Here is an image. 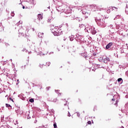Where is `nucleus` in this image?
I'll return each mask as SVG.
<instances>
[{"instance_id": "obj_10", "label": "nucleus", "mask_w": 128, "mask_h": 128, "mask_svg": "<svg viewBox=\"0 0 128 128\" xmlns=\"http://www.w3.org/2000/svg\"><path fill=\"white\" fill-rule=\"evenodd\" d=\"M6 108H12V106H10V105L9 104H6Z\"/></svg>"}, {"instance_id": "obj_28", "label": "nucleus", "mask_w": 128, "mask_h": 128, "mask_svg": "<svg viewBox=\"0 0 128 128\" xmlns=\"http://www.w3.org/2000/svg\"><path fill=\"white\" fill-rule=\"evenodd\" d=\"M57 92H60V90H57Z\"/></svg>"}, {"instance_id": "obj_5", "label": "nucleus", "mask_w": 128, "mask_h": 128, "mask_svg": "<svg viewBox=\"0 0 128 128\" xmlns=\"http://www.w3.org/2000/svg\"><path fill=\"white\" fill-rule=\"evenodd\" d=\"M110 58H106L104 59V64H108V62H110Z\"/></svg>"}, {"instance_id": "obj_1", "label": "nucleus", "mask_w": 128, "mask_h": 128, "mask_svg": "<svg viewBox=\"0 0 128 128\" xmlns=\"http://www.w3.org/2000/svg\"><path fill=\"white\" fill-rule=\"evenodd\" d=\"M54 34V36H60V34H62V30H60V29L57 30V31H56Z\"/></svg>"}, {"instance_id": "obj_18", "label": "nucleus", "mask_w": 128, "mask_h": 128, "mask_svg": "<svg viewBox=\"0 0 128 128\" xmlns=\"http://www.w3.org/2000/svg\"><path fill=\"white\" fill-rule=\"evenodd\" d=\"M88 124H92V122L90 121H88Z\"/></svg>"}, {"instance_id": "obj_21", "label": "nucleus", "mask_w": 128, "mask_h": 128, "mask_svg": "<svg viewBox=\"0 0 128 128\" xmlns=\"http://www.w3.org/2000/svg\"><path fill=\"white\" fill-rule=\"evenodd\" d=\"M10 100L14 102V100H12L11 98H10Z\"/></svg>"}, {"instance_id": "obj_24", "label": "nucleus", "mask_w": 128, "mask_h": 128, "mask_svg": "<svg viewBox=\"0 0 128 128\" xmlns=\"http://www.w3.org/2000/svg\"><path fill=\"white\" fill-rule=\"evenodd\" d=\"M22 8L24 9V6H22Z\"/></svg>"}, {"instance_id": "obj_27", "label": "nucleus", "mask_w": 128, "mask_h": 128, "mask_svg": "<svg viewBox=\"0 0 128 128\" xmlns=\"http://www.w3.org/2000/svg\"><path fill=\"white\" fill-rule=\"evenodd\" d=\"M40 66H42V65H40Z\"/></svg>"}, {"instance_id": "obj_15", "label": "nucleus", "mask_w": 128, "mask_h": 128, "mask_svg": "<svg viewBox=\"0 0 128 128\" xmlns=\"http://www.w3.org/2000/svg\"><path fill=\"white\" fill-rule=\"evenodd\" d=\"M121 80H122V78H119L118 80V82H120Z\"/></svg>"}, {"instance_id": "obj_8", "label": "nucleus", "mask_w": 128, "mask_h": 128, "mask_svg": "<svg viewBox=\"0 0 128 128\" xmlns=\"http://www.w3.org/2000/svg\"><path fill=\"white\" fill-rule=\"evenodd\" d=\"M70 12H72V10L70 8L67 9V14H70Z\"/></svg>"}, {"instance_id": "obj_6", "label": "nucleus", "mask_w": 128, "mask_h": 128, "mask_svg": "<svg viewBox=\"0 0 128 128\" xmlns=\"http://www.w3.org/2000/svg\"><path fill=\"white\" fill-rule=\"evenodd\" d=\"M91 32L92 34H96V31L94 30V28L91 30Z\"/></svg>"}, {"instance_id": "obj_14", "label": "nucleus", "mask_w": 128, "mask_h": 128, "mask_svg": "<svg viewBox=\"0 0 128 128\" xmlns=\"http://www.w3.org/2000/svg\"><path fill=\"white\" fill-rule=\"evenodd\" d=\"M11 16H14V12H12Z\"/></svg>"}, {"instance_id": "obj_3", "label": "nucleus", "mask_w": 128, "mask_h": 128, "mask_svg": "<svg viewBox=\"0 0 128 128\" xmlns=\"http://www.w3.org/2000/svg\"><path fill=\"white\" fill-rule=\"evenodd\" d=\"M58 27H54V28H50V30H51L52 32V34H54V32H56L58 31Z\"/></svg>"}, {"instance_id": "obj_7", "label": "nucleus", "mask_w": 128, "mask_h": 128, "mask_svg": "<svg viewBox=\"0 0 128 128\" xmlns=\"http://www.w3.org/2000/svg\"><path fill=\"white\" fill-rule=\"evenodd\" d=\"M38 20H42V14H38Z\"/></svg>"}, {"instance_id": "obj_22", "label": "nucleus", "mask_w": 128, "mask_h": 128, "mask_svg": "<svg viewBox=\"0 0 128 128\" xmlns=\"http://www.w3.org/2000/svg\"><path fill=\"white\" fill-rule=\"evenodd\" d=\"M68 116H70V114L69 112H68Z\"/></svg>"}, {"instance_id": "obj_26", "label": "nucleus", "mask_w": 128, "mask_h": 128, "mask_svg": "<svg viewBox=\"0 0 128 128\" xmlns=\"http://www.w3.org/2000/svg\"><path fill=\"white\" fill-rule=\"evenodd\" d=\"M59 94L60 96V94H62V93H59Z\"/></svg>"}, {"instance_id": "obj_29", "label": "nucleus", "mask_w": 128, "mask_h": 128, "mask_svg": "<svg viewBox=\"0 0 128 128\" xmlns=\"http://www.w3.org/2000/svg\"><path fill=\"white\" fill-rule=\"evenodd\" d=\"M102 78H104V76H102Z\"/></svg>"}, {"instance_id": "obj_19", "label": "nucleus", "mask_w": 128, "mask_h": 128, "mask_svg": "<svg viewBox=\"0 0 128 128\" xmlns=\"http://www.w3.org/2000/svg\"><path fill=\"white\" fill-rule=\"evenodd\" d=\"M110 10H107V13L108 14H110Z\"/></svg>"}, {"instance_id": "obj_17", "label": "nucleus", "mask_w": 128, "mask_h": 128, "mask_svg": "<svg viewBox=\"0 0 128 128\" xmlns=\"http://www.w3.org/2000/svg\"><path fill=\"white\" fill-rule=\"evenodd\" d=\"M77 116H78V117L80 116V113L78 112H77Z\"/></svg>"}, {"instance_id": "obj_23", "label": "nucleus", "mask_w": 128, "mask_h": 128, "mask_svg": "<svg viewBox=\"0 0 128 128\" xmlns=\"http://www.w3.org/2000/svg\"><path fill=\"white\" fill-rule=\"evenodd\" d=\"M32 32H34V28H32Z\"/></svg>"}, {"instance_id": "obj_12", "label": "nucleus", "mask_w": 128, "mask_h": 128, "mask_svg": "<svg viewBox=\"0 0 128 128\" xmlns=\"http://www.w3.org/2000/svg\"><path fill=\"white\" fill-rule=\"evenodd\" d=\"M90 8H92H92H96V6H90Z\"/></svg>"}, {"instance_id": "obj_25", "label": "nucleus", "mask_w": 128, "mask_h": 128, "mask_svg": "<svg viewBox=\"0 0 128 128\" xmlns=\"http://www.w3.org/2000/svg\"><path fill=\"white\" fill-rule=\"evenodd\" d=\"M114 8H116V10L118 8H116V7H114Z\"/></svg>"}, {"instance_id": "obj_4", "label": "nucleus", "mask_w": 128, "mask_h": 128, "mask_svg": "<svg viewBox=\"0 0 128 128\" xmlns=\"http://www.w3.org/2000/svg\"><path fill=\"white\" fill-rule=\"evenodd\" d=\"M112 46V42H110L106 46V50H108V48H110Z\"/></svg>"}, {"instance_id": "obj_9", "label": "nucleus", "mask_w": 128, "mask_h": 128, "mask_svg": "<svg viewBox=\"0 0 128 128\" xmlns=\"http://www.w3.org/2000/svg\"><path fill=\"white\" fill-rule=\"evenodd\" d=\"M52 102H58V98H53Z\"/></svg>"}, {"instance_id": "obj_2", "label": "nucleus", "mask_w": 128, "mask_h": 128, "mask_svg": "<svg viewBox=\"0 0 128 128\" xmlns=\"http://www.w3.org/2000/svg\"><path fill=\"white\" fill-rule=\"evenodd\" d=\"M114 102H115V103H114ZM110 102H111L112 104H114V106H118V100H116H116H114V98H112Z\"/></svg>"}, {"instance_id": "obj_13", "label": "nucleus", "mask_w": 128, "mask_h": 128, "mask_svg": "<svg viewBox=\"0 0 128 128\" xmlns=\"http://www.w3.org/2000/svg\"><path fill=\"white\" fill-rule=\"evenodd\" d=\"M54 128H58V126H56V123L55 122L54 124Z\"/></svg>"}, {"instance_id": "obj_30", "label": "nucleus", "mask_w": 128, "mask_h": 128, "mask_svg": "<svg viewBox=\"0 0 128 128\" xmlns=\"http://www.w3.org/2000/svg\"><path fill=\"white\" fill-rule=\"evenodd\" d=\"M64 40H66V39H64Z\"/></svg>"}, {"instance_id": "obj_11", "label": "nucleus", "mask_w": 128, "mask_h": 128, "mask_svg": "<svg viewBox=\"0 0 128 128\" xmlns=\"http://www.w3.org/2000/svg\"><path fill=\"white\" fill-rule=\"evenodd\" d=\"M29 102H34V98H31L29 100Z\"/></svg>"}, {"instance_id": "obj_20", "label": "nucleus", "mask_w": 128, "mask_h": 128, "mask_svg": "<svg viewBox=\"0 0 128 128\" xmlns=\"http://www.w3.org/2000/svg\"><path fill=\"white\" fill-rule=\"evenodd\" d=\"M46 64H48V66H50V62H46Z\"/></svg>"}, {"instance_id": "obj_16", "label": "nucleus", "mask_w": 128, "mask_h": 128, "mask_svg": "<svg viewBox=\"0 0 128 128\" xmlns=\"http://www.w3.org/2000/svg\"><path fill=\"white\" fill-rule=\"evenodd\" d=\"M50 86H48V87L46 88V90H50Z\"/></svg>"}]
</instances>
